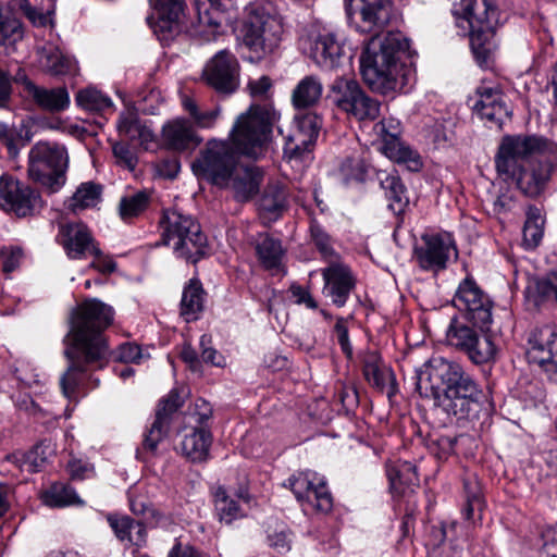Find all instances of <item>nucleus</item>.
<instances>
[{"instance_id":"obj_28","label":"nucleus","mask_w":557,"mask_h":557,"mask_svg":"<svg viewBox=\"0 0 557 557\" xmlns=\"http://www.w3.org/2000/svg\"><path fill=\"white\" fill-rule=\"evenodd\" d=\"M391 490L394 495L412 498L414 488L419 486L416 466L404 461L387 471Z\"/></svg>"},{"instance_id":"obj_17","label":"nucleus","mask_w":557,"mask_h":557,"mask_svg":"<svg viewBox=\"0 0 557 557\" xmlns=\"http://www.w3.org/2000/svg\"><path fill=\"white\" fill-rule=\"evenodd\" d=\"M38 195L27 185L10 175L0 177V207L23 218L32 214Z\"/></svg>"},{"instance_id":"obj_32","label":"nucleus","mask_w":557,"mask_h":557,"mask_svg":"<svg viewBox=\"0 0 557 557\" xmlns=\"http://www.w3.org/2000/svg\"><path fill=\"white\" fill-rule=\"evenodd\" d=\"M256 252L262 267L267 270H278L282 264L284 250L280 239L269 234H259L256 242Z\"/></svg>"},{"instance_id":"obj_39","label":"nucleus","mask_w":557,"mask_h":557,"mask_svg":"<svg viewBox=\"0 0 557 557\" xmlns=\"http://www.w3.org/2000/svg\"><path fill=\"white\" fill-rule=\"evenodd\" d=\"M545 220L541 210L534 206L529 207L522 230V245L525 249H534L542 242Z\"/></svg>"},{"instance_id":"obj_60","label":"nucleus","mask_w":557,"mask_h":557,"mask_svg":"<svg viewBox=\"0 0 557 557\" xmlns=\"http://www.w3.org/2000/svg\"><path fill=\"white\" fill-rule=\"evenodd\" d=\"M200 348H201V360L206 363H210L215 367H220L223 364L222 355L211 346V337L208 335H202L200 337Z\"/></svg>"},{"instance_id":"obj_12","label":"nucleus","mask_w":557,"mask_h":557,"mask_svg":"<svg viewBox=\"0 0 557 557\" xmlns=\"http://www.w3.org/2000/svg\"><path fill=\"white\" fill-rule=\"evenodd\" d=\"M240 65L228 50L216 52L205 65L202 78L216 92L231 95L239 87Z\"/></svg>"},{"instance_id":"obj_2","label":"nucleus","mask_w":557,"mask_h":557,"mask_svg":"<svg viewBox=\"0 0 557 557\" xmlns=\"http://www.w3.org/2000/svg\"><path fill=\"white\" fill-rule=\"evenodd\" d=\"M414 389L449 418L467 420L481 407L483 391L462 364L441 356L432 357L416 370Z\"/></svg>"},{"instance_id":"obj_3","label":"nucleus","mask_w":557,"mask_h":557,"mask_svg":"<svg viewBox=\"0 0 557 557\" xmlns=\"http://www.w3.org/2000/svg\"><path fill=\"white\" fill-rule=\"evenodd\" d=\"M549 145L535 135L505 137L495 157L497 172L515 181L527 197L540 196L552 174V162L545 156Z\"/></svg>"},{"instance_id":"obj_14","label":"nucleus","mask_w":557,"mask_h":557,"mask_svg":"<svg viewBox=\"0 0 557 557\" xmlns=\"http://www.w3.org/2000/svg\"><path fill=\"white\" fill-rule=\"evenodd\" d=\"M528 360L557 380V332L549 325L534 329L528 339Z\"/></svg>"},{"instance_id":"obj_16","label":"nucleus","mask_w":557,"mask_h":557,"mask_svg":"<svg viewBox=\"0 0 557 557\" xmlns=\"http://www.w3.org/2000/svg\"><path fill=\"white\" fill-rule=\"evenodd\" d=\"M422 244L414 246L413 257L423 271L437 273L447 268L455 244L449 235H422Z\"/></svg>"},{"instance_id":"obj_46","label":"nucleus","mask_w":557,"mask_h":557,"mask_svg":"<svg viewBox=\"0 0 557 557\" xmlns=\"http://www.w3.org/2000/svg\"><path fill=\"white\" fill-rule=\"evenodd\" d=\"M487 330L481 331L473 344L469 346L466 351L469 360L474 364H484L492 361L496 354V346L490 335L486 334Z\"/></svg>"},{"instance_id":"obj_36","label":"nucleus","mask_w":557,"mask_h":557,"mask_svg":"<svg viewBox=\"0 0 557 557\" xmlns=\"http://www.w3.org/2000/svg\"><path fill=\"white\" fill-rule=\"evenodd\" d=\"M287 208V194L285 188L272 183L267 185L259 200V210L269 214L270 219H277Z\"/></svg>"},{"instance_id":"obj_35","label":"nucleus","mask_w":557,"mask_h":557,"mask_svg":"<svg viewBox=\"0 0 557 557\" xmlns=\"http://www.w3.org/2000/svg\"><path fill=\"white\" fill-rule=\"evenodd\" d=\"M363 375L367 382L383 392L387 382L393 383V373L384 366L377 352H368L363 358Z\"/></svg>"},{"instance_id":"obj_59","label":"nucleus","mask_w":557,"mask_h":557,"mask_svg":"<svg viewBox=\"0 0 557 557\" xmlns=\"http://www.w3.org/2000/svg\"><path fill=\"white\" fill-rule=\"evenodd\" d=\"M22 259V250L18 247L0 248V262L2 270L7 273L14 271Z\"/></svg>"},{"instance_id":"obj_49","label":"nucleus","mask_w":557,"mask_h":557,"mask_svg":"<svg viewBox=\"0 0 557 557\" xmlns=\"http://www.w3.org/2000/svg\"><path fill=\"white\" fill-rule=\"evenodd\" d=\"M75 101L81 108L94 112H102L107 109H111L113 106L108 96L94 87L79 90L76 94Z\"/></svg>"},{"instance_id":"obj_20","label":"nucleus","mask_w":557,"mask_h":557,"mask_svg":"<svg viewBox=\"0 0 557 557\" xmlns=\"http://www.w3.org/2000/svg\"><path fill=\"white\" fill-rule=\"evenodd\" d=\"M62 245L71 259H81L87 253L100 257L101 251L95 245L92 235L82 222L67 223L60 226Z\"/></svg>"},{"instance_id":"obj_6","label":"nucleus","mask_w":557,"mask_h":557,"mask_svg":"<svg viewBox=\"0 0 557 557\" xmlns=\"http://www.w3.org/2000/svg\"><path fill=\"white\" fill-rule=\"evenodd\" d=\"M159 224L163 245L171 246L177 258L195 264L209 253L207 236L191 215L165 210Z\"/></svg>"},{"instance_id":"obj_50","label":"nucleus","mask_w":557,"mask_h":557,"mask_svg":"<svg viewBox=\"0 0 557 557\" xmlns=\"http://www.w3.org/2000/svg\"><path fill=\"white\" fill-rule=\"evenodd\" d=\"M466 505L462 515L468 521L481 520L484 508V500L481 491L476 484L465 482Z\"/></svg>"},{"instance_id":"obj_22","label":"nucleus","mask_w":557,"mask_h":557,"mask_svg":"<svg viewBox=\"0 0 557 557\" xmlns=\"http://www.w3.org/2000/svg\"><path fill=\"white\" fill-rule=\"evenodd\" d=\"M304 50L323 69L339 66L341 60L345 57L342 45L333 34L319 35L314 39L308 38L304 42Z\"/></svg>"},{"instance_id":"obj_44","label":"nucleus","mask_w":557,"mask_h":557,"mask_svg":"<svg viewBox=\"0 0 557 557\" xmlns=\"http://www.w3.org/2000/svg\"><path fill=\"white\" fill-rule=\"evenodd\" d=\"M23 38L22 24L8 9L0 8V52Z\"/></svg>"},{"instance_id":"obj_33","label":"nucleus","mask_w":557,"mask_h":557,"mask_svg":"<svg viewBox=\"0 0 557 557\" xmlns=\"http://www.w3.org/2000/svg\"><path fill=\"white\" fill-rule=\"evenodd\" d=\"M233 7L232 0H209V7L203 12H198L200 27H209L206 33V39L215 37L219 28L225 20L224 14Z\"/></svg>"},{"instance_id":"obj_19","label":"nucleus","mask_w":557,"mask_h":557,"mask_svg":"<svg viewBox=\"0 0 557 557\" xmlns=\"http://www.w3.org/2000/svg\"><path fill=\"white\" fill-rule=\"evenodd\" d=\"M345 7L349 16L360 10L362 30L368 33L380 32L393 16L391 0H345Z\"/></svg>"},{"instance_id":"obj_45","label":"nucleus","mask_w":557,"mask_h":557,"mask_svg":"<svg viewBox=\"0 0 557 557\" xmlns=\"http://www.w3.org/2000/svg\"><path fill=\"white\" fill-rule=\"evenodd\" d=\"M8 460L18 467L22 471L35 473L42 469L47 461V455L42 445H36L27 453H14Z\"/></svg>"},{"instance_id":"obj_24","label":"nucleus","mask_w":557,"mask_h":557,"mask_svg":"<svg viewBox=\"0 0 557 557\" xmlns=\"http://www.w3.org/2000/svg\"><path fill=\"white\" fill-rule=\"evenodd\" d=\"M162 138L169 149L178 152L193 151L202 141L193 125L185 119L168 122L162 128Z\"/></svg>"},{"instance_id":"obj_41","label":"nucleus","mask_w":557,"mask_h":557,"mask_svg":"<svg viewBox=\"0 0 557 557\" xmlns=\"http://www.w3.org/2000/svg\"><path fill=\"white\" fill-rule=\"evenodd\" d=\"M184 110L189 114L195 125L199 128H211L221 116L222 109L215 106L211 109H202L189 97H184L182 101Z\"/></svg>"},{"instance_id":"obj_62","label":"nucleus","mask_w":557,"mask_h":557,"mask_svg":"<svg viewBox=\"0 0 557 557\" xmlns=\"http://www.w3.org/2000/svg\"><path fill=\"white\" fill-rule=\"evenodd\" d=\"M17 128L0 122V141L7 146L8 152L11 157H15L18 153L16 147Z\"/></svg>"},{"instance_id":"obj_4","label":"nucleus","mask_w":557,"mask_h":557,"mask_svg":"<svg viewBox=\"0 0 557 557\" xmlns=\"http://www.w3.org/2000/svg\"><path fill=\"white\" fill-rule=\"evenodd\" d=\"M408 49L409 41L399 32L388 33L384 38L372 37L360 57L364 83L382 95L403 90L409 70L401 62V55Z\"/></svg>"},{"instance_id":"obj_47","label":"nucleus","mask_w":557,"mask_h":557,"mask_svg":"<svg viewBox=\"0 0 557 557\" xmlns=\"http://www.w3.org/2000/svg\"><path fill=\"white\" fill-rule=\"evenodd\" d=\"M150 194L146 190H138L131 195L123 196L119 202V213L122 220L138 216L150 205Z\"/></svg>"},{"instance_id":"obj_38","label":"nucleus","mask_w":557,"mask_h":557,"mask_svg":"<svg viewBox=\"0 0 557 557\" xmlns=\"http://www.w3.org/2000/svg\"><path fill=\"white\" fill-rule=\"evenodd\" d=\"M41 499L45 505L51 508H62L83 504V500L72 486L60 482L53 483L49 488H47L42 493Z\"/></svg>"},{"instance_id":"obj_43","label":"nucleus","mask_w":557,"mask_h":557,"mask_svg":"<svg viewBox=\"0 0 557 557\" xmlns=\"http://www.w3.org/2000/svg\"><path fill=\"white\" fill-rule=\"evenodd\" d=\"M479 334L474 327L454 318L448 326L446 337L449 345L466 354Z\"/></svg>"},{"instance_id":"obj_9","label":"nucleus","mask_w":557,"mask_h":557,"mask_svg":"<svg viewBox=\"0 0 557 557\" xmlns=\"http://www.w3.org/2000/svg\"><path fill=\"white\" fill-rule=\"evenodd\" d=\"M236 154L226 140L210 139L193 162L194 173L201 178L221 186L236 168Z\"/></svg>"},{"instance_id":"obj_11","label":"nucleus","mask_w":557,"mask_h":557,"mask_svg":"<svg viewBox=\"0 0 557 557\" xmlns=\"http://www.w3.org/2000/svg\"><path fill=\"white\" fill-rule=\"evenodd\" d=\"M454 306L465 312L466 319L481 331L488 330L492 323L493 302L471 277L460 282L454 298Z\"/></svg>"},{"instance_id":"obj_64","label":"nucleus","mask_w":557,"mask_h":557,"mask_svg":"<svg viewBox=\"0 0 557 557\" xmlns=\"http://www.w3.org/2000/svg\"><path fill=\"white\" fill-rule=\"evenodd\" d=\"M191 416L197 424L195 428L208 429L207 423L212 418V407L205 399H197Z\"/></svg>"},{"instance_id":"obj_8","label":"nucleus","mask_w":557,"mask_h":557,"mask_svg":"<svg viewBox=\"0 0 557 557\" xmlns=\"http://www.w3.org/2000/svg\"><path fill=\"white\" fill-rule=\"evenodd\" d=\"M67 165V151L57 143L38 141L28 154V176L50 193L65 184Z\"/></svg>"},{"instance_id":"obj_58","label":"nucleus","mask_w":557,"mask_h":557,"mask_svg":"<svg viewBox=\"0 0 557 557\" xmlns=\"http://www.w3.org/2000/svg\"><path fill=\"white\" fill-rule=\"evenodd\" d=\"M108 522L115 535L121 541H125L127 540V536H129L134 519L128 516L109 515Z\"/></svg>"},{"instance_id":"obj_52","label":"nucleus","mask_w":557,"mask_h":557,"mask_svg":"<svg viewBox=\"0 0 557 557\" xmlns=\"http://www.w3.org/2000/svg\"><path fill=\"white\" fill-rule=\"evenodd\" d=\"M184 405V399L177 388L172 389L166 397L159 401L156 412L157 420L170 426L171 418Z\"/></svg>"},{"instance_id":"obj_34","label":"nucleus","mask_w":557,"mask_h":557,"mask_svg":"<svg viewBox=\"0 0 557 557\" xmlns=\"http://www.w3.org/2000/svg\"><path fill=\"white\" fill-rule=\"evenodd\" d=\"M362 90L356 79L341 76L332 83L330 98L339 110L346 112Z\"/></svg>"},{"instance_id":"obj_31","label":"nucleus","mask_w":557,"mask_h":557,"mask_svg":"<svg viewBox=\"0 0 557 557\" xmlns=\"http://www.w3.org/2000/svg\"><path fill=\"white\" fill-rule=\"evenodd\" d=\"M206 292L198 278L189 280L184 287L181 300V315L186 322L198 319L199 313L203 310Z\"/></svg>"},{"instance_id":"obj_7","label":"nucleus","mask_w":557,"mask_h":557,"mask_svg":"<svg viewBox=\"0 0 557 557\" xmlns=\"http://www.w3.org/2000/svg\"><path fill=\"white\" fill-rule=\"evenodd\" d=\"M278 116L271 104H251L237 116L230 132L231 143L239 153L258 158Z\"/></svg>"},{"instance_id":"obj_61","label":"nucleus","mask_w":557,"mask_h":557,"mask_svg":"<svg viewBox=\"0 0 557 557\" xmlns=\"http://www.w3.org/2000/svg\"><path fill=\"white\" fill-rule=\"evenodd\" d=\"M67 469L73 480H85L92 476L95 473L94 466L82 459L70 460Z\"/></svg>"},{"instance_id":"obj_63","label":"nucleus","mask_w":557,"mask_h":557,"mask_svg":"<svg viewBox=\"0 0 557 557\" xmlns=\"http://www.w3.org/2000/svg\"><path fill=\"white\" fill-rule=\"evenodd\" d=\"M141 122L135 115H128L120 120L117 129L121 136L131 141H136Z\"/></svg>"},{"instance_id":"obj_18","label":"nucleus","mask_w":557,"mask_h":557,"mask_svg":"<svg viewBox=\"0 0 557 557\" xmlns=\"http://www.w3.org/2000/svg\"><path fill=\"white\" fill-rule=\"evenodd\" d=\"M324 280L323 294L338 308L346 305L356 286V278L348 265L342 262H331L322 270Z\"/></svg>"},{"instance_id":"obj_30","label":"nucleus","mask_w":557,"mask_h":557,"mask_svg":"<svg viewBox=\"0 0 557 557\" xmlns=\"http://www.w3.org/2000/svg\"><path fill=\"white\" fill-rule=\"evenodd\" d=\"M323 86L319 77L305 76L292 92V102L296 109L314 107L321 99Z\"/></svg>"},{"instance_id":"obj_53","label":"nucleus","mask_w":557,"mask_h":557,"mask_svg":"<svg viewBox=\"0 0 557 557\" xmlns=\"http://www.w3.org/2000/svg\"><path fill=\"white\" fill-rule=\"evenodd\" d=\"M387 149L391 150V158L395 159V161L398 163L406 164L410 171L417 172L422 168V161L420 156L410 147L395 143L393 144L392 147H388Z\"/></svg>"},{"instance_id":"obj_13","label":"nucleus","mask_w":557,"mask_h":557,"mask_svg":"<svg viewBox=\"0 0 557 557\" xmlns=\"http://www.w3.org/2000/svg\"><path fill=\"white\" fill-rule=\"evenodd\" d=\"M323 120L314 112L295 115L290 132L285 137L284 156L288 159H300L314 146L322 127Z\"/></svg>"},{"instance_id":"obj_10","label":"nucleus","mask_w":557,"mask_h":557,"mask_svg":"<svg viewBox=\"0 0 557 557\" xmlns=\"http://www.w3.org/2000/svg\"><path fill=\"white\" fill-rule=\"evenodd\" d=\"M284 486L290 488L305 510L327 513L333 508V497L324 478L311 471L289 476Z\"/></svg>"},{"instance_id":"obj_57","label":"nucleus","mask_w":557,"mask_h":557,"mask_svg":"<svg viewBox=\"0 0 557 557\" xmlns=\"http://www.w3.org/2000/svg\"><path fill=\"white\" fill-rule=\"evenodd\" d=\"M114 157L119 165L133 171L137 165V157L132 152L129 147L124 143H116L112 147Z\"/></svg>"},{"instance_id":"obj_27","label":"nucleus","mask_w":557,"mask_h":557,"mask_svg":"<svg viewBox=\"0 0 557 557\" xmlns=\"http://www.w3.org/2000/svg\"><path fill=\"white\" fill-rule=\"evenodd\" d=\"M524 294L528 302L535 308L557 302V272L530 280Z\"/></svg>"},{"instance_id":"obj_48","label":"nucleus","mask_w":557,"mask_h":557,"mask_svg":"<svg viewBox=\"0 0 557 557\" xmlns=\"http://www.w3.org/2000/svg\"><path fill=\"white\" fill-rule=\"evenodd\" d=\"M380 110L381 103L362 90L346 113L359 121H374L380 116Z\"/></svg>"},{"instance_id":"obj_55","label":"nucleus","mask_w":557,"mask_h":557,"mask_svg":"<svg viewBox=\"0 0 557 557\" xmlns=\"http://www.w3.org/2000/svg\"><path fill=\"white\" fill-rule=\"evenodd\" d=\"M164 22H175L184 10V0H149Z\"/></svg>"},{"instance_id":"obj_51","label":"nucleus","mask_w":557,"mask_h":557,"mask_svg":"<svg viewBox=\"0 0 557 557\" xmlns=\"http://www.w3.org/2000/svg\"><path fill=\"white\" fill-rule=\"evenodd\" d=\"M310 237L324 259H327L330 263L336 262V252L332 245V238L315 220H312L310 223Z\"/></svg>"},{"instance_id":"obj_42","label":"nucleus","mask_w":557,"mask_h":557,"mask_svg":"<svg viewBox=\"0 0 557 557\" xmlns=\"http://www.w3.org/2000/svg\"><path fill=\"white\" fill-rule=\"evenodd\" d=\"M214 507L219 520L226 524L243 516L238 502L222 486L214 492Z\"/></svg>"},{"instance_id":"obj_25","label":"nucleus","mask_w":557,"mask_h":557,"mask_svg":"<svg viewBox=\"0 0 557 557\" xmlns=\"http://www.w3.org/2000/svg\"><path fill=\"white\" fill-rule=\"evenodd\" d=\"M39 65L50 76H74L79 67L74 57L63 52L58 46L48 42L38 50Z\"/></svg>"},{"instance_id":"obj_37","label":"nucleus","mask_w":557,"mask_h":557,"mask_svg":"<svg viewBox=\"0 0 557 557\" xmlns=\"http://www.w3.org/2000/svg\"><path fill=\"white\" fill-rule=\"evenodd\" d=\"M381 187L389 201L388 208L395 213L400 214L409 203L407 190L400 177L396 174H386L380 180Z\"/></svg>"},{"instance_id":"obj_23","label":"nucleus","mask_w":557,"mask_h":557,"mask_svg":"<svg viewBox=\"0 0 557 557\" xmlns=\"http://www.w3.org/2000/svg\"><path fill=\"white\" fill-rule=\"evenodd\" d=\"M263 180L262 171L253 165L237 164L225 185L220 187L232 190L237 201H248L258 194Z\"/></svg>"},{"instance_id":"obj_56","label":"nucleus","mask_w":557,"mask_h":557,"mask_svg":"<svg viewBox=\"0 0 557 557\" xmlns=\"http://www.w3.org/2000/svg\"><path fill=\"white\" fill-rule=\"evenodd\" d=\"M21 10L36 26H46L51 22L52 11L50 9H47L44 12L42 10H39L36 7L32 5L29 1L23 0L21 3Z\"/></svg>"},{"instance_id":"obj_26","label":"nucleus","mask_w":557,"mask_h":557,"mask_svg":"<svg viewBox=\"0 0 557 557\" xmlns=\"http://www.w3.org/2000/svg\"><path fill=\"white\" fill-rule=\"evenodd\" d=\"M25 90L33 101L45 111L59 113L70 107V94L64 86L46 88L37 86L32 81H26Z\"/></svg>"},{"instance_id":"obj_54","label":"nucleus","mask_w":557,"mask_h":557,"mask_svg":"<svg viewBox=\"0 0 557 557\" xmlns=\"http://www.w3.org/2000/svg\"><path fill=\"white\" fill-rule=\"evenodd\" d=\"M169 428L166 424L154 419L151 426L144 433L141 449L154 454L158 444L166 436Z\"/></svg>"},{"instance_id":"obj_29","label":"nucleus","mask_w":557,"mask_h":557,"mask_svg":"<svg viewBox=\"0 0 557 557\" xmlns=\"http://www.w3.org/2000/svg\"><path fill=\"white\" fill-rule=\"evenodd\" d=\"M212 435L209 429L194 428L181 443L182 454L191 462H202L209 457Z\"/></svg>"},{"instance_id":"obj_21","label":"nucleus","mask_w":557,"mask_h":557,"mask_svg":"<svg viewBox=\"0 0 557 557\" xmlns=\"http://www.w3.org/2000/svg\"><path fill=\"white\" fill-rule=\"evenodd\" d=\"M478 94L479 99L473 110L482 120L500 127L506 120L510 119L511 111L499 89L482 86L478 89Z\"/></svg>"},{"instance_id":"obj_15","label":"nucleus","mask_w":557,"mask_h":557,"mask_svg":"<svg viewBox=\"0 0 557 557\" xmlns=\"http://www.w3.org/2000/svg\"><path fill=\"white\" fill-rule=\"evenodd\" d=\"M282 34L283 25L278 17L255 15L245 26L244 44L255 52L270 53L277 47Z\"/></svg>"},{"instance_id":"obj_40","label":"nucleus","mask_w":557,"mask_h":557,"mask_svg":"<svg viewBox=\"0 0 557 557\" xmlns=\"http://www.w3.org/2000/svg\"><path fill=\"white\" fill-rule=\"evenodd\" d=\"M102 187L94 182L82 183L69 201V209L77 213L95 207L101 199Z\"/></svg>"},{"instance_id":"obj_5","label":"nucleus","mask_w":557,"mask_h":557,"mask_svg":"<svg viewBox=\"0 0 557 557\" xmlns=\"http://www.w3.org/2000/svg\"><path fill=\"white\" fill-rule=\"evenodd\" d=\"M458 24L469 30L470 47L480 67H490L496 48L498 10L493 0H460L454 7Z\"/></svg>"},{"instance_id":"obj_1","label":"nucleus","mask_w":557,"mask_h":557,"mask_svg":"<svg viewBox=\"0 0 557 557\" xmlns=\"http://www.w3.org/2000/svg\"><path fill=\"white\" fill-rule=\"evenodd\" d=\"M113 322V309L98 299L83 301L73 310L70 330L64 337V356L69 361L60 377L63 395L72 399L86 373L104 367L109 347L103 331Z\"/></svg>"}]
</instances>
